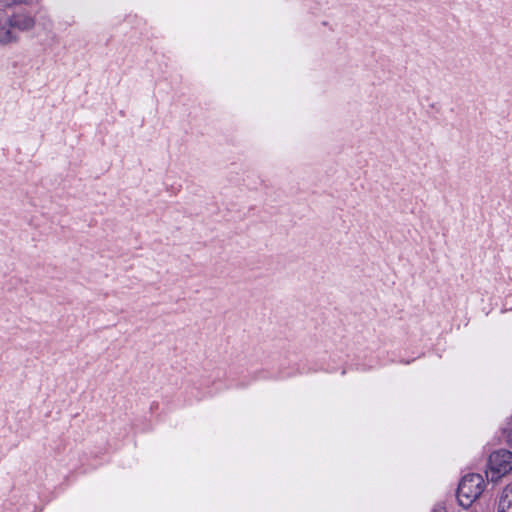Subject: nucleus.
Here are the masks:
<instances>
[{
  "mask_svg": "<svg viewBox=\"0 0 512 512\" xmlns=\"http://www.w3.org/2000/svg\"><path fill=\"white\" fill-rule=\"evenodd\" d=\"M432 512H445V509L443 507H437Z\"/></svg>",
  "mask_w": 512,
  "mask_h": 512,
  "instance_id": "obj_6",
  "label": "nucleus"
},
{
  "mask_svg": "<svg viewBox=\"0 0 512 512\" xmlns=\"http://www.w3.org/2000/svg\"><path fill=\"white\" fill-rule=\"evenodd\" d=\"M512 471V453L508 450L493 452L488 460L487 478L495 482Z\"/></svg>",
  "mask_w": 512,
  "mask_h": 512,
  "instance_id": "obj_2",
  "label": "nucleus"
},
{
  "mask_svg": "<svg viewBox=\"0 0 512 512\" xmlns=\"http://www.w3.org/2000/svg\"><path fill=\"white\" fill-rule=\"evenodd\" d=\"M9 18L11 25L18 31H29L35 26V19L27 14H15Z\"/></svg>",
  "mask_w": 512,
  "mask_h": 512,
  "instance_id": "obj_4",
  "label": "nucleus"
},
{
  "mask_svg": "<svg viewBox=\"0 0 512 512\" xmlns=\"http://www.w3.org/2000/svg\"><path fill=\"white\" fill-rule=\"evenodd\" d=\"M18 40L14 26L9 17H0V43L3 45L14 43Z\"/></svg>",
  "mask_w": 512,
  "mask_h": 512,
  "instance_id": "obj_3",
  "label": "nucleus"
},
{
  "mask_svg": "<svg viewBox=\"0 0 512 512\" xmlns=\"http://www.w3.org/2000/svg\"><path fill=\"white\" fill-rule=\"evenodd\" d=\"M498 512H512V485L504 489L499 501Z\"/></svg>",
  "mask_w": 512,
  "mask_h": 512,
  "instance_id": "obj_5",
  "label": "nucleus"
},
{
  "mask_svg": "<svg viewBox=\"0 0 512 512\" xmlns=\"http://www.w3.org/2000/svg\"><path fill=\"white\" fill-rule=\"evenodd\" d=\"M484 479L480 474H467L459 483L457 497L463 507H469L483 492Z\"/></svg>",
  "mask_w": 512,
  "mask_h": 512,
  "instance_id": "obj_1",
  "label": "nucleus"
}]
</instances>
